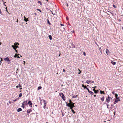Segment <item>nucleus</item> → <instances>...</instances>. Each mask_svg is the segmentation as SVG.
<instances>
[{
    "label": "nucleus",
    "mask_w": 123,
    "mask_h": 123,
    "mask_svg": "<svg viewBox=\"0 0 123 123\" xmlns=\"http://www.w3.org/2000/svg\"><path fill=\"white\" fill-rule=\"evenodd\" d=\"M60 25H61V26H64V25H63L62 24H60Z\"/></svg>",
    "instance_id": "nucleus-44"
},
{
    "label": "nucleus",
    "mask_w": 123,
    "mask_h": 123,
    "mask_svg": "<svg viewBox=\"0 0 123 123\" xmlns=\"http://www.w3.org/2000/svg\"><path fill=\"white\" fill-rule=\"evenodd\" d=\"M24 17L25 18H24V19L25 21L27 22V21H28L29 20L28 19V18H25V16H24Z\"/></svg>",
    "instance_id": "nucleus-10"
},
{
    "label": "nucleus",
    "mask_w": 123,
    "mask_h": 123,
    "mask_svg": "<svg viewBox=\"0 0 123 123\" xmlns=\"http://www.w3.org/2000/svg\"><path fill=\"white\" fill-rule=\"evenodd\" d=\"M111 63L112 64L114 65H115L116 64V62H114L112 61L111 62Z\"/></svg>",
    "instance_id": "nucleus-15"
},
{
    "label": "nucleus",
    "mask_w": 123,
    "mask_h": 123,
    "mask_svg": "<svg viewBox=\"0 0 123 123\" xmlns=\"http://www.w3.org/2000/svg\"><path fill=\"white\" fill-rule=\"evenodd\" d=\"M50 11L51 12H52V14H53V15H55V13H53V12H52V11Z\"/></svg>",
    "instance_id": "nucleus-47"
},
{
    "label": "nucleus",
    "mask_w": 123,
    "mask_h": 123,
    "mask_svg": "<svg viewBox=\"0 0 123 123\" xmlns=\"http://www.w3.org/2000/svg\"><path fill=\"white\" fill-rule=\"evenodd\" d=\"M71 32L72 33H74V31H72Z\"/></svg>",
    "instance_id": "nucleus-49"
},
{
    "label": "nucleus",
    "mask_w": 123,
    "mask_h": 123,
    "mask_svg": "<svg viewBox=\"0 0 123 123\" xmlns=\"http://www.w3.org/2000/svg\"><path fill=\"white\" fill-rule=\"evenodd\" d=\"M21 86L20 85V84H18V86H16V88H18V87H21Z\"/></svg>",
    "instance_id": "nucleus-18"
},
{
    "label": "nucleus",
    "mask_w": 123,
    "mask_h": 123,
    "mask_svg": "<svg viewBox=\"0 0 123 123\" xmlns=\"http://www.w3.org/2000/svg\"><path fill=\"white\" fill-rule=\"evenodd\" d=\"M106 53L108 55H109V51L108 49H106Z\"/></svg>",
    "instance_id": "nucleus-8"
},
{
    "label": "nucleus",
    "mask_w": 123,
    "mask_h": 123,
    "mask_svg": "<svg viewBox=\"0 0 123 123\" xmlns=\"http://www.w3.org/2000/svg\"><path fill=\"white\" fill-rule=\"evenodd\" d=\"M84 55H86V54L84 52Z\"/></svg>",
    "instance_id": "nucleus-51"
},
{
    "label": "nucleus",
    "mask_w": 123,
    "mask_h": 123,
    "mask_svg": "<svg viewBox=\"0 0 123 123\" xmlns=\"http://www.w3.org/2000/svg\"><path fill=\"white\" fill-rule=\"evenodd\" d=\"M115 92H114V91H113V92H112V93L113 94H115Z\"/></svg>",
    "instance_id": "nucleus-39"
},
{
    "label": "nucleus",
    "mask_w": 123,
    "mask_h": 123,
    "mask_svg": "<svg viewBox=\"0 0 123 123\" xmlns=\"http://www.w3.org/2000/svg\"><path fill=\"white\" fill-rule=\"evenodd\" d=\"M88 92H89V93L90 94H91L93 95L94 94L93 93V92H92V91H89Z\"/></svg>",
    "instance_id": "nucleus-17"
},
{
    "label": "nucleus",
    "mask_w": 123,
    "mask_h": 123,
    "mask_svg": "<svg viewBox=\"0 0 123 123\" xmlns=\"http://www.w3.org/2000/svg\"><path fill=\"white\" fill-rule=\"evenodd\" d=\"M69 103H68V104H70V105L72 104L73 103L72 102L71 100L70 99L69 100Z\"/></svg>",
    "instance_id": "nucleus-26"
},
{
    "label": "nucleus",
    "mask_w": 123,
    "mask_h": 123,
    "mask_svg": "<svg viewBox=\"0 0 123 123\" xmlns=\"http://www.w3.org/2000/svg\"><path fill=\"white\" fill-rule=\"evenodd\" d=\"M42 88V87L41 86H39L38 88V90H39Z\"/></svg>",
    "instance_id": "nucleus-29"
},
{
    "label": "nucleus",
    "mask_w": 123,
    "mask_h": 123,
    "mask_svg": "<svg viewBox=\"0 0 123 123\" xmlns=\"http://www.w3.org/2000/svg\"><path fill=\"white\" fill-rule=\"evenodd\" d=\"M96 87V86H94V87H92V88H93L94 89H95V88Z\"/></svg>",
    "instance_id": "nucleus-42"
},
{
    "label": "nucleus",
    "mask_w": 123,
    "mask_h": 123,
    "mask_svg": "<svg viewBox=\"0 0 123 123\" xmlns=\"http://www.w3.org/2000/svg\"><path fill=\"white\" fill-rule=\"evenodd\" d=\"M71 109L72 111L74 114H75V112L74 111V110L73 109Z\"/></svg>",
    "instance_id": "nucleus-20"
},
{
    "label": "nucleus",
    "mask_w": 123,
    "mask_h": 123,
    "mask_svg": "<svg viewBox=\"0 0 123 123\" xmlns=\"http://www.w3.org/2000/svg\"><path fill=\"white\" fill-rule=\"evenodd\" d=\"M4 60L8 61L9 62H10V61L9 59V58L8 57H7L6 58H5L4 59Z\"/></svg>",
    "instance_id": "nucleus-5"
},
{
    "label": "nucleus",
    "mask_w": 123,
    "mask_h": 123,
    "mask_svg": "<svg viewBox=\"0 0 123 123\" xmlns=\"http://www.w3.org/2000/svg\"><path fill=\"white\" fill-rule=\"evenodd\" d=\"M63 71L64 72H65V70L64 69H63Z\"/></svg>",
    "instance_id": "nucleus-45"
},
{
    "label": "nucleus",
    "mask_w": 123,
    "mask_h": 123,
    "mask_svg": "<svg viewBox=\"0 0 123 123\" xmlns=\"http://www.w3.org/2000/svg\"><path fill=\"white\" fill-rule=\"evenodd\" d=\"M19 55V54H15V55L14 56V57H17L18 55Z\"/></svg>",
    "instance_id": "nucleus-25"
},
{
    "label": "nucleus",
    "mask_w": 123,
    "mask_h": 123,
    "mask_svg": "<svg viewBox=\"0 0 123 123\" xmlns=\"http://www.w3.org/2000/svg\"><path fill=\"white\" fill-rule=\"evenodd\" d=\"M109 99V98H106V102L108 103H109L110 102V99Z\"/></svg>",
    "instance_id": "nucleus-11"
},
{
    "label": "nucleus",
    "mask_w": 123,
    "mask_h": 123,
    "mask_svg": "<svg viewBox=\"0 0 123 123\" xmlns=\"http://www.w3.org/2000/svg\"><path fill=\"white\" fill-rule=\"evenodd\" d=\"M6 2H5L4 3H3V4H4V5L5 6H6V5L5 4V3H6Z\"/></svg>",
    "instance_id": "nucleus-41"
},
{
    "label": "nucleus",
    "mask_w": 123,
    "mask_h": 123,
    "mask_svg": "<svg viewBox=\"0 0 123 123\" xmlns=\"http://www.w3.org/2000/svg\"><path fill=\"white\" fill-rule=\"evenodd\" d=\"M86 89L88 91V92H89V91H90L89 90V89L87 87V88H86Z\"/></svg>",
    "instance_id": "nucleus-37"
},
{
    "label": "nucleus",
    "mask_w": 123,
    "mask_h": 123,
    "mask_svg": "<svg viewBox=\"0 0 123 123\" xmlns=\"http://www.w3.org/2000/svg\"><path fill=\"white\" fill-rule=\"evenodd\" d=\"M23 62H24V64L25 65V61H24Z\"/></svg>",
    "instance_id": "nucleus-61"
},
{
    "label": "nucleus",
    "mask_w": 123,
    "mask_h": 123,
    "mask_svg": "<svg viewBox=\"0 0 123 123\" xmlns=\"http://www.w3.org/2000/svg\"><path fill=\"white\" fill-rule=\"evenodd\" d=\"M25 103L26 104L27 103V101L26 100L25 101Z\"/></svg>",
    "instance_id": "nucleus-54"
},
{
    "label": "nucleus",
    "mask_w": 123,
    "mask_h": 123,
    "mask_svg": "<svg viewBox=\"0 0 123 123\" xmlns=\"http://www.w3.org/2000/svg\"><path fill=\"white\" fill-rule=\"evenodd\" d=\"M95 90V89H94V88L93 89V91H94H94H95V90Z\"/></svg>",
    "instance_id": "nucleus-55"
},
{
    "label": "nucleus",
    "mask_w": 123,
    "mask_h": 123,
    "mask_svg": "<svg viewBox=\"0 0 123 123\" xmlns=\"http://www.w3.org/2000/svg\"><path fill=\"white\" fill-rule=\"evenodd\" d=\"M86 82L88 84H89L90 83V81L87 80L86 81Z\"/></svg>",
    "instance_id": "nucleus-23"
},
{
    "label": "nucleus",
    "mask_w": 123,
    "mask_h": 123,
    "mask_svg": "<svg viewBox=\"0 0 123 123\" xmlns=\"http://www.w3.org/2000/svg\"><path fill=\"white\" fill-rule=\"evenodd\" d=\"M59 95L60 96H61L62 99H63V100L64 101L65 100V96L64 95V94L63 93H59Z\"/></svg>",
    "instance_id": "nucleus-2"
},
{
    "label": "nucleus",
    "mask_w": 123,
    "mask_h": 123,
    "mask_svg": "<svg viewBox=\"0 0 123 123\" xmlns=\"http://www.w3.org/2000/svg\"><path fill=\"white\" fill-rule=\"evenodd\" d=\"M49 37L50 40H51L52 39V37L50 35H49Z\"/></svg>",
    "instance_id": "nucleus-22"
},
{
    "label": "nucleus",
    "mask_w": 123,
    "mask_h": 123,
    "mask_svg": "<svg viewBox=\"0 0 123 123\" xmlns=\"http://www.w3.org/2000/svg\"><path fill=\"white\" fill-rule=\"evenodd\" d=\"M66 106L69 107L70 109H73L74 107H75V106H74L75 103H74L70 105V104H68V102H66Z\"/></svg>",
    "instance_id": "nucleus-1"
},
{
    "label": "nucleus",
    "mask_w": 123,
    "mask_h": 123,
    "mask_svg": "<svg viewBox=\"0 0 123 123\" xmlns=\"http://www.w3.org/2000/svg\"><path fill=\"white\" fill-rule=\"evenodd\" d=\"M99 50L100 51V52L101 53H102V51H101V48H99Z\"/></svg>",
    "instance_id": "nucleus-33"
},
{
    "label": "nucleus",
    "mask_w": 123,
    "mask_h": 123,
    "mask_svg": "<svg viewBox=\"0 0 123 123\" xmlns=\"http://www.w3.org/2000/svg\"><path fill=\"white\" fill-rule=\"evenodd\" d=\"M109 98V99H112V98H111V97H110V96L109 95H108V97L107 98Z\"/></svg>",
    "instance_id": "nucleus-32"
},
{
    "label": "nucleus",
    "mask_w": 123,
    "mask_h": 123,
    "mask_svg": "<svg viewBox=\"0 0 123 123\" xmlns=\"http://www.w3.org/2000/svg\"><path fill=\"white\" fill-rule=\"evenodd\" d=\"M17 22H18V19H17Z\"/></svg>",
    "instance_id": "nucleus-63"
},
{
    "label": "nucleus",
    "mask_w": 123,
    "mask_h": 123,
    "mask_svg": "<svg viewBox=\"0 0 123 123\" xmlns=\"http://www.w3.org/2000/svg\"><path fill=\"white\" fill-rule=\"evenodd\" d=\"M37 10L39 11L40 12H41V11L40 9H37Z\"/></svg>",
    "instance_id": "nucleus-35"
},
{
    "label": "nucleus",
    "mask_w": 123,
    "mask_h": 123,
    "mask_svg": "<svg viewBox=\"0 0 123 123\" xmlns=\"http://www.w3.org/2000/svg\"><path fill=\"white\" fill-rule=\"evenodd\" d=\"M115 96L116 98H119V97H118V95L116 93L115 94Z\"/></svg>",
    "instance_id": "nucleus-21"
},
{
    "label": "nucleus",
    "mask_w": 123,
    "mask_h": 123,
    "mask_svg": "<svg viewBox=\"0 0 123 123\" xmlns=\"http://www.w3.org/2000/svg\"><path fill=\"white\" fill-rule=\"evenodd\" d=\"M61 53H60V54H59V56H60V55H61Z\"/></svg>",
    "instance_id": "nucleus-62"
},
{
    "label": "nucleus",
    "mask_w": 123,
    "mask_h": 123,
    "mask_svg": "<svg viewBox=\"0 0 123 123\" xmlns=\"http://www.w3.org/2000/svg\"><path fill=\"white\" fill-rule=\"evenodd\" d=\"M34 14L35 16H36L37 15V13L36 12L34 13Z\"/></svg>",
    "instance_id": "nucleus-53"
},
{
    "label": "nucleus",
    "mask_w": 123,
    "mask_h": 123,
    "mask_svg": "<svg viewBox=\"0 0 123 123\" xmlns=\"http://www.w3.org/2000/svg\"><path fill=\"white\" fill-rule=\"evenodd\" d=\"M32 111V110L31 109H29V110H27V113H28V114L29 115L30 113Z\"/></svg>",
    "instance_id": "nucleus-9"
},
{
    "label": "nucleus",
    "mask_w": 123,
    "mask_h": 123,
    "mask_svg": "<svg viewBox=\"0 0 123 123\" xmlns=\"http://www.w3.org/2000/svg\"><path fill=\"white\" fill-rule=\"evenodd\" d=\"M22 111V109L20 108H18L17 110V111L18 112L21 111Z\"/></svg>",
    "instance_id": "nucleus-12"
},
{
    "label": "nucleus",
    "mask_w": 123,
    "mask_h": 123,
    "mask_svg": "<svg viewBox=\"0 0 123 123\" xmlns=\"http://www.w3.org/2000/svg\"><path fill=\"white\" fill-rule=\"evenodd\" d=\"M43 102L44 103V106L43 107V108L45 109L46 108V106L47 104V103L46 102V101L45 100H43Z\"/></svg>",
    "instance_id": "nucleus-4"
},
{
    "label": "nucleus",
    "mask_w": 123,
    "mask_h": 123,
    "mask_svg": "<svg viewBox=\"0 0 123 123\" xmlns=\"http://www.w3.org/2000/svg\"><path fill=\"white\" fill-rule=\"evenodd\" d=\"M12 47L13 48H14V47H15V46L13 45H12Z\"/></svg>",
    "instance_id": "nucleus-43"
},
{
    "label": "nucleus",
    "mask_w": 123,
    "mask_h": 123,
    "mask_svg": "<svg viewBox=\"0 0 123 123\" xmlns=\"http://www.w3.org/2000/svg\"><path fill=\"white\" fill-rule=\"evenodd\" d=\"M22 107L24 108V106H22Z\"/></svg>",
    "instance_id": "nucleus-60"
},
{
    "label": "nucleus",
    "mask_w": 123,
    "mask_h": 123,
    "mask_svg": "<svg viewBox=\"0 0 123 123\" xmlns=\"http://www.w3.org/2000/svg\"><path fill=\"white\" fill-rule=\"evenodd\" d=\"M0 62H1V61H2V58H1V60H0Z\"/></svg>",
    "instance_id": "nucleus-46"
},
{
    "label": "nucleus",
    "mask_w": 123,
    "mask_h": 123,
    "mask_svg": "<svg viewBox=\"0 0 123 123\" xmlns=\"http://www.w3.org/2000/svg\"><path fill=\"white\" fill-rule=\"evenodd\" d=\"M16 48L15 47H14V48L13 49L15 50L16 49Z\"/></svg>",
    "instance_id": "nucleus-48"
},
{
    "label": "nucleus",
    "mask_w": 123,
    "mask_h": 123,
    "mask_svg": "<svg viewBox=\"0 0 123 123\" xmlns=\"http://www.w3.org/2000/svg\"><path fill=\"white\" fill-rule=\"evenodd\" d=\"M17 57H18V58H20V57L19 56H18V55Z\"/></svg>",
    "instance_id": "nucleus-57"
},
{
    "label": "nucleus",
    "mask_w": 123,
    "mask_h": 123,
    "mask_svg": "<svg viewBox=\"0 0 123 123\" xmlns=\"http://www.w3.org/2000/svg\"><path fill=\"white\" fill-rule=\"evenodd\" d=\"M78 69L79 70V72L78 73V74H80L81 73V71L80 70V69L79 68H78Z\"/></svg>",
    "instance_id": "nucleus-31"
},
{
    "label": "nucleus",
    "mask_w": 123,
    "mask_h": 123,
    "mask_svg": "<svg viewBox=\"0 0 123 123\" xmlns=\"http://www.w3.org/2000/svg\"><path fill=\"white\" fill-rule=\"evenodd\" d=\"M104 99L105 97L104 96H103L102 98H101V99L102 101H103L104 100Z\"/></svg>",
    "instance_id": "nucleus-19"
},
{
    "label": "nucleus",
    "mask_w": 123,
    "mask_h": 123,
    "mask_svg": "<svg viewBox=\"0 0 123 123\" xmlns=\"http://www.w3.org/2000/svg\"><path fill=\"white\" fill-rule=\"evenodd\" d=\"M120 100L119 98H116L115 101L114 102V103L115 104L117 103L118 101H120Z\"/></svg>",
    "instance_id": "nucleus-3"
},
{
    "label": "nucleus",
    "mask_w": 123,
    "mask_h": 123,
    "mask_svg": "<svg viewBox=\"0 0 123 123\" xmlns=\"http://www.w3.org/2000/svg\"><path fill=\"white\" fill-rule=\"evenodd\" d=\"M122 29L123 30V27H122Z\"/></svg>",
    "instance_id": "nucleus-64"
},
{
    "label": "nucleus",
    "mask_w": 123,
    "mask_h": 123,
    "mask_svg": "<svg viewBox=\"0 0 123 123\" xmlns=\"http://www.w3.org/2000/svg\"><path fill=\"white\" fill-rule=\"evenodd\" d=\"M98 90H95V91H94V93H98Z\"/></svg>",
    "instance_id": "nucleus-27"
},
{
    "label": "nucleus",
    "mask_w": 123,
    "mask_h": 123,
    "mask_svg": "<svg viewBox=\"0 0 123 123\" xmlns=\"http://www.w3.org/2000/svg\"><path fill=\"white\" fill-rule=\"evenodd\" d=\"M78 96V95H76V96H75L74 95H72V97L73 98H75L76 97H77Z\"/></svg>",
    "instance_id": "nucleus-13"
},
{
    "label": "nucleus",
    "mask_w": 123,
    "mask_h": 123,
    "mask_svg": "<svg viewBox=\"0 0 123 123\" xmlns=\"http://www.w3.org/2000/svg\"><path fill=\"white\" fill-rule=\"evenodd\" d=\"M82 86L85 89H86V88H87V87L86 86H85L83 84L82 85Z\"/></svg>",
    "instance_id": "nucleus-14"
},
{
    "label": "nucleus",
    "mask_w": 123,
    "mask_h": 123,
    "mask_svg": "<svg viewBox=\"0 0 123 123\" xmlns=\"http://www.w3.org/2000/svg\"><path fill=\"white\" fill-rule=\"evenodd\" d=\"M22 94L21 93H20L19 94V97H20L22 96Z\"/></svg>",
    "instance_id": "nucleus-30"
},
{
    "label": "nucleus",
    "mask_w": 123,
    "mask_h": 123,
    "mask_svg": "<svg viewBox=\"0 0 123 123\" xmlns=\"http://www.w3.org/2000/svg\"><path fill=\"white\" fill-rule=\"evenodd\" d=\"M90 81V82H91L92 83H94V82L92 80Z\"/></svg>",
    "instance_id": "nucleus-38"
},
{
    "label": "nucleus",
    "mask_w": 123,
    "mask_h": 123,
    "mask_svg": "<svg viewBox=\"0 0 123 123\" xmlns=\"http://www.w3.org/2000/svg\"><path fill=\"white\" fill-rule=\"evenodd\" d=\"M28 104L30 105V106H31L32 105V104L31 101H29L28 102Z\"/></svg>",
    "instance_id": "nucleus-7"
},
{
    "label": "nucleus",
    "mask_w": 123,
    "mask_h": 123,
    "mask_svg": "<svg viewBox=\"0 0 123 123\" xmlns=\"http://www.w3.org/2000/svg\"><path fill=\"white\" fill-rule=\"evenodd\" d=\"M19 98H17L16 99H15L13 100L12 101L13 102H14L16 101Z\"/></svg>",
    "instance_id": "nucleus-16"
},
{
    "label": "nucleus",
    "mask_w": 123,
    "mask_h": 123,
    "mask_svg": "<svg viewBox=\"0 0 123 123\" xmlns=\"http://www.w3.org/2000/svg\"><path fill=\"white\" fill-rule=\"evenodd\" d=\"M94 97H95L96 96V95H94Z\"/></svg>",
    "instance_id": "nucleus-59"
},
{
    "label": "nucleus",
    "mask_w": 123,
    "mask_h": 123,
    "mask_svg": "<svg viewBox=\"0 0 123 123\" xmlns=\"http://www.w3.org/2000/svg\"><path fill=\"white\" fill-rule=\"evenodd\" d=\"M72 45H73V47L74 48H75V46L73 44Z\"/></svg>",
    "instance_id": "nucleus-40"
},
{
    "label": "nucleus",
    "mask_w": 123,
    "mask_h": 123,
    "mask_svg": "<svg viewBox=\"0 0 123 123\" xmlns=\"http://www.w3.org/2000/svg\"><path fill=\"white\" fill-rule=\"evenodd\" d=\"M113 7H114V8H116V6H115V5H113Z\"/></svg>",
    "instance_id": "nucleus-36"
},
{
    "label": "nucleus",
    "mask_w": 123,
    "mask_h": 123,
    "mask_svg": "<svg viewBox=\"0 0 123 123\" xmlns=\"http://www.w3.org/2000/svg\"><path fill=\"white\" fill-rule=\"evenodd\" d=\"M1 9H0V13H1Z\"/></svg>",
    "instance_id": "nucleus-58"
},
{
    "label": "nucleus",
    "mask_w": 123,
    "mask_h": 123,
    "mask_svg": "<svg viewBox=\"0 0 123 123\" xmlns=\"http://www.w3.org/2000/svg\"><path fill=\"white\" fill-rule=\"evenodd\" d=\"M25 101H24V102L23 103H22V106H24V103H25Z\"/></svg>",
    "instance_id": "nucleus-34"
},
{
    "label": "nucleus",
    "mask_w": 123,
    "mask_h": 123,
    "mask_svg": "<svg viewBox=\"0 0 123 123\" xmlns=\"http://www.w3.org/2000/svg\"><path fill=\"white\" fill-rule=\"evenodd\" d=\"M9 102L10 104L11 103V102L10 101H9Z\"/></svg>",
    "instance_id": "nucleus-50"
},
{
    "label": "nucleus",
    "mask_w": 123,
    "mask_h": 123,
    "mask_svg": "<svg viewBox=\"0 0 123 123\" xmlns=\"http://www.w3.org/2000/svg\"><path fill=\"white\" fill-rule=\"evenodd\" d=\"M48 22H49V24H50V23L49 22V21L48 20Z\"/></svg>",
    "instance_id": "nucleus-56"
},
{
    "label": "nucleus",
    "mask_w": 123,
    "mask_h": 123,
    "mask_svg": "<svg viewBox=\"0 0 123 123\" xmlns=\"http://www.w3.org/2000/svg\"><path fill=\"white\" fill-rule=\"evenodd\" d=\"M38 3L40 4V5H42V3L41 2V1H38Z\"/></svg>",
    "instance_id": "nucleus-28"
},
{
    "label": "nucleus",
    "mask_w": 123,
    "mask_h": 123,
    "mask_svg": "<svg viewBox=\"0 0 123 123\" xmlns=\"http://www.w3.org/2000/svg\"><path fill=\"white\" fill-rule=\"evenodd\" d=\"M100 93L101 94H105V93H104V91H100Z\"/></svg>",
    "instance_id": "nucleus-24"
},
{
    "label": "nucleus",
    "mask_w": 123,
    "mask_h": 123,
    "mask_svg": "<svg viewBox=\"0 0 123 123\" xmlns=\"http://www.w3.org/2000/svg\"><path fill=\"white\" fill-rule=\"evenodd\" d=\"M15 46L16 48H18V47L17 45V44L19 45V44L17 43H14Z\"/></svg>",
    "instance_id": "nucleus-6"
},
{
    "label": "nucleus",
    "mask_w": 123,
    "mask_h": 123,
    "mask_svg": "<svg viewBox=\"0 0 123 123\" xmlns=\"http://www.w3.org/2000/svg\"><path fill=\"white\" fill-rule=\"evenodd\" d=\"M15 51L16 52V53H18V51H17V50L16 49V50H15Z\"/></svg>",
    "instance_id": "nucleus-52"
}]
</instances>
